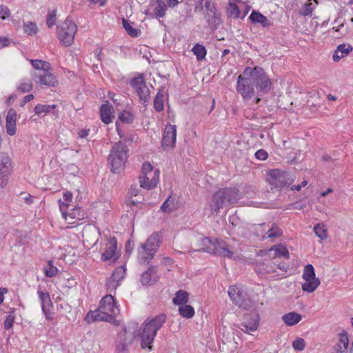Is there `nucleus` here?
<instances>
[{
    "label": "nucleus",
    "instance_id": "nucleus-1",
    "mask_svg": "<svg viewBox=\"0 0 353 353\" xmlns=\"http://www.w3.org/2000/svg\"><path fill=\"white\" fill-rule=\"evenodd\" d=\"M167 316L165 314H160L145 320L141 325V332L139 334L142 348L152 350V344L154 342L157 333L165 324Z\"/></svg>",
    "mask_w": 353,
    "mask_h": 353
},
{
    "label": "nucleus",
    "instance_id": "nucleus-2",
    "mask_svg": "<svg viewBox=\"0 0 353 353\" xmlns=\"http://www.w3.org/2000/svg\"><path fill=\"white\" fill-rule=\"evenodd\" d=\"M240 194V191L236 188L219 190L212 195L209 204L211 214H217L221 208L237 202L241 197Z\"/></svg>",
    "mask_w": 353,
    "mask_h": 353
},
{
    "label": "nucleus",
    "instance_id": "nucleus-3",
    "mask_svg": "<svg viewBox=\"0 0 353 353\" xmlns=\"http://www.w3.org/2000/svg\"><path fill=\"white\" fill-rule=\"evenodd\" d=\"M129 150L126 144L118 141L112 146L108 161L114 173H120L125 168V162L128 158Z\"/></svg>",
    "mask_w": 353,
    "mask_h": 353
},
{
    "label": "nucleus",
    "instance_id": "nucleus-4",
    "mask_svg": "<svg viewBox=\"0 0 353 353\" xmlns=\"http://www.w3.org/2000/svg\"><path fill=\"white\" fill-rule=\"evenodd\" d=\"M201 245L202 250L205 252L223 258L236 259L234 252L230 249L229 245L223 241L204 237L201 241Z\"/></svg>",
    "mask_w": 353,
    "mask_h": 353
},
{
    "label": "nucleus",
    "instance_id": "nucleus-5",
    "mask_svg": "<svg viewBox=\"0 0 353 353\" xmlns=\"http://www.w3.org/2000/svg\"><path fill=\"white\" fill-rule=\"evenodd\" d=\"M244 75H248L256 89L262 93H268L271 90V80L266 74L263 68L259 66L254 68L246 67Z\"/></svg>",
    "mask_w": 353,
    "mask_h": 353
},
{
    "label": "nucleus",
    "instance_id": "nucleus-6",
    "mask_svg": "<svg viewBox=\"0 0 353 353\" xmlns=\"http://www.w3.org/2000/svg\"><path fill=\"white\" fill-rule=\"evenodd\" d=\"M77 30L75 23L68 19L57 26V37L63 46L68 47L73 43Z\"/></svg>",
    "mask_w": 353,
    "mask_h": 353
},
{
    "label": "nucleus",
    "instance_id": "nucleus-7",
    "mask_svg": "<svg viewBox=\"0 0 353 353\" xmlns=\"http://www.w3.org/2000/svg\"><path fill=\"white\" fill-rule=\"evenodd\" d=\"M268 175L270 183L279 189L290 186L295 181L294 174L279 169L270 170Z\"/></svg>",
    "mask_w": 353,
    "mask_h": 353
},
{
    "label": "nucleus",
    "instance_id": "nucleus-8",
    "mask_svg": "<svg viewBox=\"0 0 353 353\" xmlns=\"http://www.w3.org/2000/svg\"><path fill=\"white\" fill-rule=\"evenodd\" d=\"M305 282L302 284V290L308 293L313 292L320 285V280L316 277L314 268L312 265L307 264L305 266L303 273Z\"/></svg>",
    "mask_w": 353,
    "mask_h": 353
},
{
    "label": "nucleus",
    "instance_id": "nucleus-9",
    "mask_svg": "<svg viewBox=\"0 0 353 353\" xmlns=\"http://www.w3.org/2000/svg\"><path fill=\"white\" fill-rule=\"evenodd\" d=\"M236 91L245 101H248L254 95V84L248 75L242 74L238 77Z\"/></svg>",
    "mask_w": 353,
    "mask_h": 353
},
{
    "label": "nucleus",
    "instance_id": "nucleus-10",
    "mask_svg": "<svg viewBox=\"0 0 353 353\" xmlns=\"http://www.w3.org/2000/svg\"><path fill=\"white\" fill-rule=\"evenodd\" d=\"M13 169L10 157L5 152L0 153V188H5Z\"/></svg>",
    "mask_w": 353,
    "mask_h": 353
},
{
    "label": "nucleus",
    "instance_id": "nucleus-11",
    "mask_svg": "<svg viewBox=\"0 0 353 353\" xmlns=\"http://www.w3.org/2000/svg\"><path fill=\"white\" fill-rule=\"evenodd\" d=\"M32 77L35 83L40 85L54 87L58 83L56 77L49 70L37 71Z\"/></svg>",
    "mask_w": 353,
    "mask_h": 353
},
{
    "label": "nucleus",
    "instance_id": "nucleus-12",
    "mask_svg": "<svg viewBox=\"0 0 353 353\" xmlns=\"http://www.w3.org/2000/svg\"><path fill=\"white\" fill-rule=\"evenodd\" d=\"M176 138V127L175 125H166L163 134L161 145L164 150L175 146Z\"/></svg>",
    "mask_w": 353,
    "mask_h": 353
},
{
    "label": "nucleus",
    "instance_id": "nucleus-13",
    "mask_svg": "<svg viewBox=\"0 0 353 353\" xmlns=\"http://www.w3.org/2000/svg\"><path fill=\"white\" fill-rule=\"evenodd\" d=\"M259 325V316L257 314H245L243 316V321L240 325V329L246 333L250 334L257 330Z\"/></svg>",
    "mask_w": 353,
    "mask_h": 353
},
{
    "label": "nucleus",
    "instance_id": "nucleus-14",
    "mask_svg": "<svg viewBox=\"0 0 353 353\" xmlns=\"http://www.w3.org/2000/svg\"><path fill=\"white\" fill-rule=\"evenodd\" d=\"M160 171L154 170V172H150L148 174L139 176V183L142 188L151 190L155 188L159 180Z\"/></svg>",
    "mask_w": 353,
    "mask_h": 353
},
{
    "label": "nucleus",
    "instance_id": "nucleus-15",
    "mask_svg": "<svg viewBox=\"0 0 353 353\" xmlns=\"http://www.w3.org/2000/svg\"><path fill=\"white\" fill-rule=\"evenodd\" d=\"M68 205L69 204L68 203L61 202L59 203L60 210L65 219L67 220L68 217H70L72 219L82 220L85 217L84 210L80 207H74L68 212L66 208Z\"/></svg>",
    "mask_w": 353,
    "mask_h": 353
},
{
    "label": "nucleus",
    "instance_id": "nucleus-16",
    "mask_svg": "<svg viewBox=\"0 0 353 353\" xmlns=\"http://www.w3.org/2000/svg\"><path fill=\"white\" fill-rule=\"evenodd\" d=\"M101 308H102L108 314L113 316V320L117 314L119 313V308L117 305L116 301L111 294L104 296L100 302Z\"/></svg>",
    "mask_w": 353,
    "mask_h": 353
},
{
    "label": "nucleus",
    "instance_id": "nucleus-17",
    "mask_svg": "<svg viewBox=\"0 0 353 353\" xmlns=\"http://www.w3.org/2000/svg\"><path fill=\"white\" fill-rule=\"evenodd\" d=\"M37 294L41 302L42 312L47 319H52L50 309L52 307V302L48 292H43L39 287Z\"/></svg>",
    "mask_w": 353,
    "mask_h": 353
},
{
    "label": "nucleus",
    "instance_id": "nucleus-18",
    "mask_svg": "<svg viewBox=\"0 0 353 353\" xmlns=\"http://www.w3.org/2000/svg\"><path fill=\"white\" fill-rule=\"evenodd\" d=\"M86 320L88 323H92L94 321L111 322L113 321V316L112 314H108V313L99 306L98 310L90 311L88 313Z\"/></svg>",
    "mask_w": 353,
    "mask_h": 353
},
{
    "label": "nucleus",
    "instance_id": "nucleus-19",
    "mask_svg": "<svg viewBox=\"0 0 353 353\" xmlns=\"http://www.w3.org/2000/svg\"><path fill=\"white\" fill-rule=\"evenodd\" d=\"M158 279L157 268L151 266L141 275L140 281L143 285H151L157 282Z\"/></svg>",
    "mask_w": 353,
    "mask_h": 353
},
{
    "label": "nucleus",
    "instance_id": "nucleus-20",
    "mask_svg": "<svg viewBox=\"0 0 353 353\" xmlns=\"http://www.w3.org/2000/svg\"><path fill=\"white\" fill-rule=\"evenodd\" d=\"M337 336L338 341L332 347L334 350L333 353H347V349L349 347L347 332L343 330Z\"/></svg>",
    "mask_w": 353,
    "mask_h": 353
},
{
    "label": "nucleus",
    "instance_id": "nucleus-21",
    "mask_svg": "<svg viewBox=\"0 0 353 353\" xmlns=\"http://www.w3.org/2000/svg\"><path fill=\"white\" fill-rule=\"evenodd\" d=\"M16 120L17 112L13 108L9 109L6 116V128L7 133L10 136H13L16 134Z\"/></svg>",
    "mask_w": 353,
    "mask_h": 353
},
{
    "label": "nucleus",
    "instance_id": "nucleus-22",
    "mask_svg": "<svg viewBox=\"0 0 353 353\" xmlns=\"http://www.w3.org/2000/svg\"><path fill=\"white\" fill-rule=\"evenodd\" d=\"M114 113L113 106L108 102L106 101L101 105L100 108V117L101 121L105 123L109 124L112 123Z\"/></svg>",
    "mask_w": 353,
    "mask_h": 353
},
{
    "label": "nucleus",
    "instance_id": "nucleus-23",
    "mask_svg": "<svg viewBox=\"0 0 353 353\" xmlns=\"http://www.w3.org/2000/svg\"><path fill=\"white\" fill-rule=\"evenodd\" d=\"M117 248V239L114 237L109 239L105 245L104 252L101 254V260L107 261L111 259L115 254Z\"/></svg>",
    "mask_w": 353,
    "mask_h": 353
},
{
    "label": "nucleus",
    "instance_id": "nucleus-24",
    "mask_svg": "<svg viewBox=\"0 0 353 353\" xmlns=\"http://www.w3.org/2000/svg\"><path fill=\"white\" fill-rule=\"evenodd\" d=\"M154 254L155 253L151 251L150 249L145 248L141 244L138 249V261L141 265H148L153 259Z\"/></svg>",
    "mask_w": 353,
    "mask_h": 353
},
{
    "label": "nucleus",
    "instance_id": "nucleus-25",
    "mask_svg": "<svg viewBox=\"0 0 353 353\" xmlns=\"http://www.w3.org/2000/svg\"><path fill=\"white\" fill-rule=\"evenodd\" d=\"M228 295L233 303L241 307H245L244 297L240 289L236 286H231L228 290Z\"/></svg>",
    "mask_w": 353,
    "mask_h": 353
},
{
    "label": "nucleus",
    "instance_id": "nucleus-26",
    "mask_svg": "<svg viewBox=\"0 0 353 353\" xmlns=\"http://www.w3.org/2000/svg\"><path fill=\"white\" fill-rule=\"evenodd\" d=\"M352 50L353 48L350 44L343 43L339 45L332 56L334 61H339L342 58L348 55Z\"/></svg>",
    "mask_w": 353,
    "mask_h": 353
},
{
    "label": "nucleus",
    "instance_id": "nucleus-27",
    "mask_svg": "<svg viewBox=\"0 0 353 353\" xmlns=\"http://www.w3.org/2000/svg\"><path fill=\"white\" fill-rule=\"evenodd\" d=\"M143 245L156 253L161 245V235L158 232H154Z\"/></svg>",
    "mask_w": 353,
    "mask_h": 353
},
{
    "label": "nucleus",
    "instance_id": "nucleus-28",
    "mask_svg": "<svg viewBox=\"0 0 353 353\" xmlns=\"http://www.w3.org/2000/svg\"><path fill=\"white\" fill-rule=\"evenodd\" d=\"M249 19L253 23H259L263 28H268L271 26L270 20L258 11L253 10L251 12Z\"/></svg>",
    "mask_w": 353,
    "mask_h": 353
},
{
    "label": "nucleus",
    "instance_id": "nucleus-29",
    "mask_svg": "<svg viewBox=\"0 0 353 353\" xmlns=\"http://www.w3.org/2000/svg\"><path fill=\"white\" fill-rule=\"evenodd\" d=\"M302 319V316L295 312H291L282 316V320L285 325L293 326L296 325Z\"/></svg>",
    "mask_w": 353,
    "mask_h": 353
},
{
    "label": "nucleus",
    "instance_id": "nucleus-30",
    "mask_svg": "<svg viewBox=\"0 0 353 353\" xmlns=\"http://www.w3.org/2000/svg\"><path fill=\"white\" fill-rule=\"evenodd\" d=\"M139 97L140 102L144 105H147L150 99V91L146 84L135 90Z\"/></svg>",
    "mask_w": 353,
    "mask_h": 353
},
{
    "label": "nucleus",
    "instance_id": "nucleus-31",
    "mask_svg": "<svg viewBox=\"0 0 353 353\" xmlns=\"http://www.w3.org/2000/svg\"><path fill=\"white\" fill-rule=\"evenodd\" d=\"M205 18L212 30L216 29L221 23V14L218 12L212 13V17H210V14L206 13Z\"/></svg>",
    "mask_w": 353,
    "mask_h": 353
},
{
    "label": "nucleus",
    "instance_id": "nucleus-32",
    "mask_svg": "<svg viewBox=\"0 0 353 353\" xmlns=\"http://www.w3.org/2000/svg\"><path fill=\"white\" fill-rule=\"evenodd\" d=\"M189 301V294L185 290H178L173 299V303L176 305H183L187 304Z\"/></svg>",
    "mask_w": 353,
    "mask_h": 353
},
{
    "label": "nucleus",
    "instance_id": "nucleus-33",
    "mask_svg": "<svg viewBox=\"0 0 353 353\" xmlns=\"http://www.w3.org/2000/svg\"><path fill=\"white\" fill-rule=\"evenodd\" d=\"M176 208L175 199L169 196L161 206V210L165 213H170Z\"/></svg>",
    "mask_w": 353,
    "mask_h": 353
},
{
    "label": "nucleus",
    "instance_id": "nucleus-34",
    "mask_svg": "<svg viewBox=\"0 0 353 353\" xmlns=\"http://www.w3.org/2000/svg\"><path fill=\"white\" fill-rule=\"evenodd\" d=\"M178 312L182 317L186 319L193 317L195 313L194 307L192 305L187 304L179 306Z\"/></svg>",
    "mask_w": 353,
    "mask_h": 353
},
{
    "label": "nucleus",
    "instance_id": "nucleus-35",
    "mask_svg": "<svg viewBox=\"0 0 353 353\" xmlns=\"http://www.w3.org/2000/svg\"><path fill=\"white\" fill-rule=\"evenodd\" d=\"M157 3V6L154 9V13L157 18H163L167 10V4L163 0H154Z\"/></svg>",
    "mask_w": 353,
    "mask_h": 353
},
{
    "label": "nucleus",
    "instance_id": "nucleus-36",
    "mask_svg": "<svg viewBox=\"0 0 353 353\" xmlns=\"http://www.w3.org/2000/svg\"><path fill=\"white\" fill-rule=\"evenodd\" d=\"M123 27L127 33L132 37H137L140 35L141 31L138 29L134 28L128 20L125 19H122Z\"/></svg>",
    "mask_w": 353,
    "mask_h": 353
},
{
    "label": "nucleus",
    "instance_id": "nucleus-37",
    "mask_svg": "<svg viewBox=\"0 0 353 353\" xmlns=\"http://www.w3.org/2000/svg\"><path fill=\"white\" fill-rule=\"evenodd\" d=\"M154 108L157 112H161L164 108L163 93L162 89L159 90L154 98Z\"/></svg>",
    "mask_w": 353,
    "mask_h": 353
},
{
    "label": "nucleus",
    "instance_id": "nucleus-38",
    "mask_svg": "<svg viewBox=\"0 0 353 353\" xmlns=\"http://www.w3.org/2000/svg\"><path fill=\"white\" fill-rule=\"evenodd\" d=\"M56 108V105H43V104H37L34 108V111L36 114L41 115V114H46L50 113L52 110Z\"/></svg>",
    "mask_w": 353,
    "mask_h": 353
},
{
    "label": "nucleus",
    "instance_id": "nucleus-39",
    "mask_svg": "<svg viewBox=\"0 0 353 353\" xmlns=\"http://www.w3.org/2000/svg\"><path fill=\"white\" fill-rule=\"evenodd\" d=\"M317 3L316 0H308V2L304 4L303 7L300 10L301 14L303 16L311 14Z\"/></svg>",
    "mask_w": 353,
    "mask_h": 353
},
{
    "label": "nucleus",
    "instance_id": "nucleus-40",
    "mask_svg": "<svg viewBox=\"0 0 353 353\" xmlns=\"http://www.w3.org/2000/svg\"><path fill=\"white\" fill-rule=\"evenodd\" d=\"M192 51L196 55V59L199 61L203 59L207 54L205 48L199 43L195 44L192 48Z\"/></svg>",
    "mask_w": 353,
    "mask_h": 353
},
{
    "label": "nucleus",
    "instance_id": "nucleus-41",
    "mask_svg": "<svg viewBox=\"0 0 353 353\" xmlns=\"http://www.w3.org/2000/svg\"><path fill=\"white\" fill-rule=\"evenodd\" d=\"M31 63L32 67L37 71L49 70L50 69V63L45 61L39 59L31 60Z\"/></svg>",
    "mask_w": 353,
    "mask_h": 353
},
{
    "label": "nucleus",
    "instance_id": "nucleus-42",
    "mask_svg": "<svg viewBox=\"0 0 353 353\" xmlns=\"http://www.w3.org/2000/svg\"><path fill=\"white\" fill-rule=\"evenodd\" d=\"M314 232L321 240H325L327 237V229L323 223H317L315 225Z\"/></svg>",
    "mask_w": 353,
    "mask_h": 353
},
{
    "label": "nucleus",
    "instance_id": "nucleus-43",
    "mask_svg": "<svg viewBox=\"0 0 353 353\" xmlns=\"http://www.w3.org/2000/svg\"><path fill=\"white\" fill-rule=\"evenodd\" d=\"M282 234V232L280 228H279L276 224H272V227L268 230L265 235H263V238H275L280 236Z\"/></svg>",
    "mask_w": 353,
    "mask_h": 353
},
{
    "label": "nucleus",
    "instance_id": "nucleus-44",
    "mask_svg": "<svg viewBox=\"0 0 353 353\" xmlns=\"http://www.w3.org/2000/svg\"><path fill=\"white\" fill-rule=\"evenodd\" d=\"M228 6H229L227 10L228 17H234L235 19L239 18L240 10L238 6L236 3L232 2H230Z\"/></svg>",
    "mask_w": 353,
    "mask_h": 353
},
{
    "label": "nucleus",
    "instance_id": "nucleus-45",
    "mask_svg": "<svg viewBox=\"0 0 353 353\" xmlns=\"http://www.w3.org/2000/svg\"><path fill=\"white\" fill-rule=\"evenodd\" d=\"M125 275V268L121 265L117 268L112 272L111 276L119 283L123 279Z\"/></svg>",
    "mask_w": 353,
    "mask_h": 353
},
{
    "label": "nucleus",
    "instance_id": "nucleus-46",
    "mask_svg": "<svg viewBox=\"0 0 353 353\" xmlns=\"http://www.w3.org/2000/svg\"><path fill=\"white\" fill-rule=\"evenodd\" d=\"M146 83L142 74H139L138 77L132 78L130 82V85L134 90L142 87Z\"/></svg>",
    "mask_w": 353,
    "mask_h": 353
},
{
    "label": "nucleus",
    "instance_id": "nucleus-47",
    "mask_svg": "<svg viewBox=\"0 0 353 353\" xmlns=\"http://www.w3.org/2000/svg\"><path fill=\"white\" fill-rule=\"evenodd\" d=\"M272 250H274V254L276 256H284L286 259L289 258V252L287 248L283 245H276Z\"/></svg>",
    "mask_w": 353,
    "mask_h": 353
},
{
    "label": "nucleus",
    "instance_id": "nucleus-48",
    "mask_svg": "<svg viewBox=\"0 0 353 353\" xmlns=\"http://www.w3.org/2000/svg\"><path fill=\"white\" fill-rule=\"evenodd\" d=\"M134 116L130 112L123 111L119 114V119L125 123H131L134 121Z\"/></svg>",
    "mask_w": 353,
    "mask_h": 353
},
{
    "label": "nucleus",
    "instance_id": "nucleus-49",
    "mask_svg": "<svg viewBox=\"0 0 353 353\" xmlns=\"http://www.w3.org/2000/svg\"><path fill=\"white\" fill-rule=\"evenodd\" d=\"M45 275L48 277H53L57 275L58 269L53 265V261H49L48 263V267H46L44 270Z\"/></svg>",
    "mask_w": 353,
    "mask_h": 353
},
{
    "label": "nucleus",
    "instance_id": "nucleus-50",
    "mask_svg": "<svg viewBox=\"0 0 353 353\" xmlns=\"http://www.w3.org/2000/svg\"><path fill=\"white\" fill-rule=\"evenodd\" d=\"M119 285L120 283L117 280H114V279L111 276L107 279L105 283L107 290L110 292L114 291Z\"/></svg>",
    "mask_w": 353,
    "mask_h": 353
},
{
    "label": "nucleus",
    "instance_id": "nucleus-51",
    "mask_svg": "<svg viewBox=\"0 0 353 353\" xmlns=\"http://www.w3.org/2000/svg\"><path fill=\"white\" fill-rule=\"evenodd\" d=\"M23 31L29 35L36 34L37 32V27L36 23L33 22H28L25 23L23 25Z\"/></svg>",
    "mask_w": 353,
    "mask_h": 353
},
{
    "label": "nucleus",
    "instance_id": "nucleus-52",
    "mask_svg": "<svg viewBox=\"0 0 353 353\" xmlns=\"http://www.w3.org/2000/svg\"><path fill=\"white\" fill-rule=\"evenodd\" d=\"M14 312H11L9 313V314L6 316L3 325L6 330H10L12 327L13 323L14 321Z\"/></svg>",
    "mask_w": 353,
    "mask_h": 353
},
{
    "label": "nucleus",
    "instance_id": "nucleus-53",
    "mask_svg": "<svg viewBox=\"0 0 353 353\" xmlns=\"http://www.w3.org/2000/svg\"><path fill=\"white\" fill-rule=\"evenodd\" d=\"M292 347L295 350L302 351L305 347V342L302 338H296L292 342Z\"/></svg>",
    "mask_w": 353,
    "mask_h": 353
},
{
    "label": "nucleus",
    "instance_id": "nucleus-54",
    "mask_svg": "<svg viewBox=\"0 0 353 353\" xmlns=\"http://www.w3.org/2000/svg\"><path fill=\"white\" fill-rule=\"evenodd\" d=\"M203 2V7L208 12V13L212 14L217 12L214 3L211 0H201Z\"/></svg>",
    "mask_w": 353,
    "mask_h": 353
},
{
    "label": "nucleus",
    "instance_id": "nucleus-55",
    "mask_svg": "<svg viewBox=\"0 0 353 353\" xmlns=\"http://www.w3.org/2000/svg\"><path fill=\"white\" fill-rule=\"evenodd\" d=\"M18 90L22 92H28L32 88V84L30 81H23L18 86Z\"/></svg>",
    "mask_w": 353,
    "mask_h": 353
},
{
    "label": "nucleus",
    "instance_id": "nucleus-56",
    "mask_svg": "<svg viewBox=\"0 0 353 353\" xmlns=\"http://www.w3.org/2000/svg\"><path fill=\"white\" fill-rule=\"evenodd\" d=\"M56 23V10L49 12L46 19V24L49 28H52Z\"/></svg>",
    "mask_w": 353,
    "mask_h": 353
},
{
    "label": "nucleus",
    "instance_id": "nucleus-57",
    "mask_svg": "<svg viewBox=\"0 0 353 353\" xmlns=\"http://www.w3.org/2000/svg\"><path fill=\"white\" fill-rule=\"evenodd\" d=\"M150 172H154L152 165L148 162L143 163L142 165L141 175L148 174V173Z\"/></svg>",
    "mask_w": 353,
    "mask_h": 353
},
{
    "label": "nucleus",
    "instance_id": "nucleus-58",
    "mask_svg": "<svg viewBox=\"0 0 353 353\" xmlns=\"http://www.w3.org/2000/svg\"><path fill=\"white\" fill-rule=\"evenodd\" d=\"M10 15V10L8 7L0 5V19H6Z\"/></svg>",
    "mask_w": 353,
    "mask_h": 353
},
{
    "label": "nucleus",
    "instance_id": "nucleus-59",
    "mask_svg": "<svg viewBox=\"0 0 353 353\" xmlns=\"http://www.w3.org/2000/svg\"><path fill=\"white\" fill-rule=\"evenodd\" d=\"M268 157V152L263 149L258 150L255 153V157L259 160L264 161Z\"/></svg>",
    "mask_w": 353,
    "mask_h": 353
},
{
    "label": "nucleus",
    "instance_id": "nucleus-60",
    "mask_svg": "<svg viewBox=\"0 0 353 353\" xmlns=\"http://www.w3.org/2000/svg\"><path fill=\"white\" fill-rule=\"evenodd\" d=\"M258 270L256 271L260 274H266L270 273V272L273 271L272 270V267L270 265V269H268V264H262L261 265L257 266Z\"/></svg>",
    "mask_w": 353,
    "mask_h": 353
},
{
    "label": "nucleus",
    "instance_id": "nucleus-61",
    "mask_svg": "<svg viewBox=\"0 0 353 353\" xmlns=\"http://www.w3.org/2000/svg\"><path fill=\"white\" fill-rule=\"evenodd\" d=\"M10 43V39L7 37H0V49L9 46Z\"/></svg>",
    "mask_w": 353,
    "mask_h": 353
},
{
    "label": "nucleus",
    "instance_id": "nucleus-62",
    "mask_svg": "<svg viewBox=\"0 0 353 353\" xmlns=\"http://www.w3.org/2000/svg\"><path fill=\"white\" fill-rule=\"evenodd\" d=\"M183 0H181V1H179V0H167L168 1V4H167V6L170 7V8H175L181 2H182Z\"/></svg>",
    "mask_w": 353,
    "mask_h": 353
},
{
    "label": "nucleus",
    "instance_id": "nucleus-63",
    "mask_svg": "<svg viewBox=\"0 0 353 353\" xmlns=\"http://www.w3.org/2000/svg\"><path fill=\"white\" fill-rule=\"evenodd\" d=\"M116 350L119 352H125L127 350V345L121 342L117 345Z\"/></svg>",
    "mask_w": 353,
    "mask_h": 353
},
{
    "label": "nucleus",
    "instance_id": "nucleus-64",
    "mask_svg": "<svg viewBox=\"0 0 353 353\" xmlns=\"http://www.w3.org/2000/svg\"><path fill=\"white\" fill-rule=\"evenodd\" d=\"M139 192V190L137 188L136 185H134V186L131 185L130 190H129V194L131 196H137Z\"/></svg>",
    "mask_w": 353,
    "mask_h": 353
}]
</instances>
